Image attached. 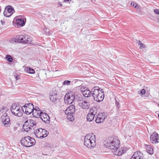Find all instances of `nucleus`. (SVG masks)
<instances>
[{
    "label": "nucleus",
    "instance_id": "nucleus-24",
    "mask_svg": "<svg viewBox=\"0 0 159 159\" xmlns=\"http://www.w3.org/2000/svg\"><path fill=\"white\" fill-rule=\"evenodd\" d=\"M4 11H6L7 12L12 14L14 12L13 8L11 6H7L5 9Z\"/></svg>",
    "mask_w": 159,
    "mask_h": 159
},
{
    "label": "nucleus",
    "instance_id": "nucleus-6",
    "mask_svg": "<svg viewBox=\"0 0 159 159\" xmlns=\"http://www.w3.org/2000/svg\"><path fill=\"white\" fill-rule=\"evenodd\" d=\"M35 136L38 138L43 139L46 137L48 134V132L44 129H38L34 131Z\"/></svg>",
    "mask_w": 159,
    "mask_h": 159
},
{
    "label": "nucleus",
    "instance_id": "nucleus-26",
    "mask_svg": "<svg viewBox=\"0 0 159 159\" xmlns=\"http://www.w3.org/2000/svg\"><path fill=\"white\" fill-rule=\"evenodd\" d=\"M27 138L29 139V142L30 144V147L35 144V141L34 138L29 136H27Z\"/></svg>",
    "mask_w": 159,
    "mask_h": 159
},
{
    "label": "nucleus",
    "instance_id": "nucleus-51",
    "mask_svg": "<svg viewBox=\"0 0 159 159\" xmlns=\"http://www.w3.org/2000/svg\"><path fill=\"white\" fill-rule=\"evenodd\" d=\"M140 43H141V41L140 40H139L137 42L138 43H139V44Z\"/></svg>",
    "mask_w": 159,
    "mask_h": 159
},
{
    "label": "nucleus",
    "instance_id": "nucleus-45",
    "mask_svg": "<svg viewBox=\"0 0 159 159\" xmlns=\"http://www.w3.org/2000/svg\"><path fill=\"white\" fill-rule=\"evenodd\" d=\"M34 110L36 111L40 110L39 107H35V108L34 107Z\"/></svg>",
    "mask_w": 159,
    "mask_h": 159
},
{
    "label": "nucleus",
    "instance_id": "nucleus-30",
    "mask_svg": "<svg viewBox=\"0 0 159 159\" xmlns=\"http://www.w3.org/2000/svg\"><path fill=\"white\" fill-rule=\"evenodd\" d=\"M7 118L5 120L2 121L5 126L8 127L9 125L10 119L9 117H7Z\"/></svg>",
    "mask_w": 159,
    "mask_h": 159
},
{
    "label": "nucleus",
    "instance_id": "nucleus-14",
    "mask_svg": "<svg viewBox=\"0 0 159 159\" xmlns=\"http://www.w3.org/2000/svg\"><path fill=\"white\" fill-rule=\"evenodd\" d=\"M29 142V139L27 138V136H25L24 138H22L21 141V143L23 145V146L26 147H30V143Z\"/></svg>",
    "mask_w": 159,
    "mask_h": 159
},
{
    "label": "nucleus",
    "instance_id": "nucleus-38",
    "mask_svg": "<svg viewBox=\"0 0 159 159\" xmlns=\"http://www.w3.org/2000/svg\"><path fill=\"white\" fill-rule=\"evenodd\" d=\"M29 73L30 74H34L35 73L34 70L30 67L29 68Z\"/></svg>",
    "mask_w": 159,
    "mask_h": 159
},
{
    "label": "nucleus",
    "instance_id": "nucleus-55",
    "mask_svg": "<svg viewBox=\"0 0 159 159\" xmlns=\"http://www.w3.org/2000/svg\"><path fill=\"white\" fill-rule=\"evenodd\" d=\"M158 20V22H159V19Z\"/></svg>",
    "mask_w": 159,
    "mask_h": 159
},
{
    "label": "nucleus",
    "instance_id": "nucleus-53",
    "mask_svg": "<svg viewBox=\"0 0 159 159\" xmlns=\"http://www.w3.org/2000/svg\"><path fill=\"white\" fill-rule=\"evenodd\" d=\"M158 106L159 107V104H158Z\"/></svg>",
    "mask_w": 159,
    "mask_h": 159
},
{
    "label": "nucleus",
    "instance_id": "nucleus-18",
    "mask_svg": "<svg viewBox=\"0 0 159 159\" xmlns=\"http://www.w3.org/2000/svg\"><path fill=\"white\" fill-rule=\"evenodd\" d=\"M92 92L89 90L86 89L84 91H82V94L85 97L88 98L90 97L91 95H92Z\"/></svg>",
    "mask_w": 159,
    "mask_h": 159
},
{
    "label": "nucleus",
    "instance_id": "nucleus-46",
    "mask_svg": "<svg viewBox=\"0 0 159 159\" xmlns=\"http://www.w3.org/2000/svg\"><path fill=\"white\" fill-rule=\"evenodd\" d=\"M1 24L2 25H3L4 24L5 21H4L1 20Z\"/></svg>",
    "mask_w": 159,
    "mask_h": 159
},
{
    "label": "nucleus",
    "instance_id": "nucleus-44",
    "mask_svg": "<svg viewBox=\"0 0 159 159\" xmlns=\"http://www.w3.org/2000/svg\"><path fill=\"white\" fill-rule=\"evenodd\" d=\"M139 45H140V48H144L145 46H144L143 45V44L142 43H140L139 44Z\"/></svg>",
    "mask_w": 159,
    "mask_h": 159
},
{
    "label": "nucleus",
    "instance_id": "nucleus-2",
    "mask_svg": "<svg viewBox=\"0 0 159 159\" xmlns=\"http://www.w3.org/2000/svg\"><path fill=\"white\" fill-rule=\"evenodd\" d=\"M120 141L116 138H113L112 140L109 138L105 140L103 143L104 148L109 149H118L120 146Z\"/></svg>",
    "mask_w": 159,
    "mask_h": 159
},
{
    "label": "nucleus",
    "instance_id": "nucleus-28",
    "mask_svg": "<svg viewBox=\"0 0 159 159\" xmlns=\"http://www.w3.org/2000/svg\"><path fill=\"white\" fill-rule=\"evenodd\" d=\"M66 114L67 115L66 118L69 120L73 121L74 120L75 117L73 116L74 114L70 113Z\"/></svg>",
    "mask_w": 159,
    "mask_h": 159
},
{
    "label": "nucleus",
    "instance_id": "nucleus-19",
    "mask_svg": "<svg viewBox=\"0 0 159 159\" xmlns=\"http://www.w3.org/2000/svg\"><path fill=\"white\" fill-rule=\"evenodd\" d=\"M143 154L139 151H137L135 152L132 155L133 157H134L136 159H143Z\"/></svg>",
    "mask_w": 159,
    "mask_h": 159
},
{
    "label": "nucleus",
    "instance_id": "nucleus-39",
    "mask_svg": "<svg viewBox=\"0 0 159 159\" xmlns=\"http://www.w3.org/2000/svg\"><path fill=\"white\" fill-rule=\"evenodd\" d=\"M146 92V91L145 89H142L140 91V94L142 95H144Z\"/></svg>",
    "mask_w": 159,
    "mask_h": 159
},
{
    "label": "nucleus",
    "instance_id": "nucleus-25",
    "mask_svg": "<svg viewBox=\"0 0 159 159\" xmlns=\"http://www.w3.org/2000/svg\"><path fill=\"white\" fill-rule=\"evenodd\" d=\"M16 23L17 24L19 25L22 26L24 25L25 22L24 20L21 18H19L16 20Z\"/></svg>",
    "mask_w": 159,
    "mask_h": 159
},
{
    "label": "nucleus",
    "instance_id": "nucleus-48",
    "mask_svg": "<svg viewBox=\"0 0 159 159\" xmlns=\"http://www.w3.org/2000/svg\"><path fill=\"white\" fill-rule=\"evenodd\" d=\"M7 110V108L6 107H4L2 109V110Z\"/></svg>",
    "mask_w": 159,
    "mask_h": 159
},
{
    "label": "nucleus",
    "instance_id": "nucleus-32",
    "mask_svg": "<svg viewBox=\"0 0 159 159\" xmlns=\"http://www.w3.org/2000/svg\"><path fill=\"white\" fill-rule=\"evenodd\" d=\"M7 117H9L7 115V113H3L1 117L2 121L5 120L7 119Z\"/></svg>",
    "mask_w": 159,
    "mask_h": 159
},
{
    "label": "nucleus",
    "instance_id": "nucleus-23",
    "mask_svg": "<svg viewBox=\"0 0 159 159\" xmlns=\"http://www.w3.org/2000/svg\"><path fill=\"white\" fill-rule=\"evenodd\" d=\"M42 112L40 110L36 111L34 109L32 113V115L34 117L38 118L39 117H40L41 114L42 113Z\"/></svg>",
    "mask_w": 159,
    "mask_h": 159
},
{
    "label": "nucleus",
    "instance_id": "nucleus-16",
    "mask_svg": "<svg viewBox=\"0 0 159 159\" xmlns=\"http://www.w3.org/2000/svg\"><path fill=\"white\" fill-rule=\"evenodd\" d=\"M89 137H85L84 139V145L86 146L87 148H93L94 147H92V143H91V142L89 141Z\"/></svg>",
    "mask_w": 159,
    "mask_h": 159
},
{
    "label": "nucleus",
    "instance_id": "nucleus-22",
    "mask_svg": "<svg viewBox=\"0 0 159 159\" xmlns=\"http://www.w3.org/2000/svg\"><path fill=\"white\" fill-rule=\"evenodd\" d=\"M20 35H17L15 37H14L10 40L11 43H20Z\"/></svg>",
    "mask_w": 159,
    "mask_h": 159
},
{
    "label": "nucleus",
    "instance_id": "nucleus-40",
    "mask_svg": "<svg viewBox=\"0 0 159 159\" xmlns=\"http://www.w3.org/2000/svg\"><path fill=\"white\" fill-rule=\"evenodd\" d=\"M116 107H118V108H120V103L119 102H118L116 99Z\"/></svg>",
    "mask_w": 159,
    "mask_h": 159
},
{
    "label": "nucleus",
    "instance_id": "nucleus-37",
    "mask_svg": "<svg viewBox=\"0 0 159 159\" xmlns=\"http://www.w3.org/2000/svg\"><path fill=\"white\" fill-rule=\"evenodd\" d=\"M147 152L150 155H152L154 153L153 150H147Z\"/></svg>",
    "mask_w": 159,
    "mask_h": 159
},
{
    "label": "nucleus",
    "instance_id": "nucleus-31",
    "mask_svg": "<svg viewBox=\"0 0 159 159\" xmlns=\"http://www.w3.org/2000/svg\"><path fill=\"white\" fill-rule=\"evenodd\" d=\"M45 148L46 149L54 148V146L52 144L46 143L44 146Z\"/></svg>",
    "mask_w": 159,
    "mask_h": 159
},
{
    "label": "nucleus",
    "instance_id": "nucleus-1",
    "mask_svg": "<svg viewBox=\"0 0 159 159\" xmlns=\"http://www.w3.org/2000/svg\"><path fill=\"white\" fill-rule=\"evenodd\" d=\"M92 96L94 100L99 102L102 101L104 98L103 89L98 86H95L92 89Z\"/></svg>",
    "mask_w": 159,
    "mask_h": 159
},
{
    "label": "nucleus",
    "instance_id": "nucleus-50",
    "mask_svg": "<svg viewBox=\"0 0 159 159\" xmlns=\"http://www.w3.org/2000/svg\"><path fill=\"white\" fill-rule=\"evenodd\" d=\"M130 159H136L135 158H134V157H133V156H132Z\"/></svg>",
    "mask_w": 159,
    "mask_h": 159
},
{
    "label": "nucleus",
    "instance_id": "nucleus-49",
    "mask_svg": "<svg viewBox=\"0 0 159 159\" xmlns=\"http://www.w3.org/2000/svg\"><path fill=\"white\" fill-rule=\"evenodd\" d=\"M65 2H67L69 1H71L72 0H63Z\"/></svg>",
    "mask_w": 159,
    "mask_h": 159
},
{
    "label": "nucleus",
    "instance_id": "nucleus-21",
    "mask_svg": "<svg viewBox=\"0 0 159 159\" xmlns=\"http://www.w3.org/2000/svg\"><path fill=\"white\" fill-rule=\"evenodd\" d=\"M23 129L26 132H28L30 129H32L28 125V121H26L23 126Z\"/></svg>",
    "mask_w": 159,
    "mask_h": 159
},
{
    "label": "nucleus",
    "instance_id": "nucleus-36",
    "mask_svg": "<svg viewBox=\"0 0 159 159\" xmlns=\"http://www.w3.org/2000/svg\"><path fill=\"white\" fill-rule=\"evenodd\" d=\"M145 148L147 149H153V148L152 146L150 145L145 144Z\"/></svg>",
    "mask_w": 159,
    "mask_h": 159
},
{
    "label": "nucleus",
    "instance_id": "nucleus-42",
    "mask_svg": "<svg viewBox=\"0 0 159 159\" xmlns=\"http://www.w3.org/2000/svg\"><path fill=\"white\" fill-rule=\"evenodd\" d=\"M86 88L84 87V86H81L80 88V90L82 93V91H84V90H85Z\"/></svg>",
    "mask_w": 159,
    "mask_h": 159
},
{
    "label": "nucleus",
    "instance_id": "nucleus-27",
    "mask_svg": "<svg viewBox=\"0 0 159 159\" xmlns=\"http://www.w3.org/2000/svg\"><path fill=\"white\" fill-rule=\"evenodd\" d=\"M89 113L95 116L97 113V110L95 107H92L90 110Z\"/></svg>",
    "mask_w": 159,
    "mask_h": 159
},
{
    "label": "nucleus",
    "instance_id": "nucleus-41",
    "mask_svg": "<svg viewBox=\"0 0 159 159\" xmlns=\"http://www.w3.org/2000/svg\"><path fill=\"white\" fill-rule=\"evenodd\" d=\"M131 4L132 6H133L135 7H136L137 6L136 4V3H135V2H131Z\"/></svg>",
    "mask_w": 159,
    "mask_h": 159
},
{
    "label": "nucleus",
    "instance_id": "nucleus-5",
    "mask_svg": "<svg viewBox=\"0 0 159 159\" xmlns=\"http://www.w3.org/2000/svg\"><path fill=\"white\" fill-rule=\"evenodd\" d=\"M78 99V105L83 109H88L89 108L90 104L85 98L81 97V95L80 94L78 98H76Z\"/></svg>",
    "mask_w": 159,
    "mask_h": 159
},
{
    "label": "nucleus",
    "instance_id": "nucleus-4",
    "mask_svg": "<svg viewBox=\"0 0 159 159\" xmlns=\"http://www.w3.org/2000/svg\"><path fill=\"white\" fill-rule=\"evenodd\" d=\"M80 94H74L72 93H66L64 97V101L65 104H72L74 101H77L78 99L76 98H78Z\"/></svg>",
    "mask_w": 159,
    "mask_h": 159
},
{
    "label": "nucleus",
    "instance_id": "nucleus-17",
    "mask_svg": "<svg viewBox=\"0 0 159 159\" xmlns=\"http://www.w3.org/2000/svg\"><path fill=\"white\" fill-rule=\"evenodd\" d=\"M111 152L116 155L120 156L126 152V150H111Z\"/></svg>",
    "mask_w": 159,
    "mask_h": 159
},
{
    "label": "nucleus",
    "instance_id": "nucleus-8",
    "mask_svg": "<svg viewBox=\"0 0 159 159\" xmlns=\"http://www.w3.org/2000/svg\"><path fill=\"white\" fill-rule=\"evenodd\" d=\"M20 43L25 44H31L32 41L31 37L27 35H20Z\"/></svg>",
    "mask_w": 159,
    "mask_h": 159
},
{
    "label": "nucleus",
    "instance_id": "nucleus-47",
    "mask_svg": "<svg viewBox=\"0 0 159 159\" xmlns=\"http://www.w3.org/2000/svg\"><path fill=\"white\" fill-rule=\"evenodd\" d=\"M15 78L16 80H17L19 79V77L17 76H15Z\"/></svg>",
    "mask_w": 159,
    "mask_h": 159
},
{
    "label": "nucleus",
    "instance_id": "nucleus-54",
    "mask_svg": "<svg viewBox=\"0 0 159 159\" xmlns=\"http://www.w3.org/2000/svg\"><path fill=\"white\" fill-rule=\"evenodd\" d=\"M158 117H159V114L158 115Z\"/></svg>",
    "mask_w": 159,
    "mask_h": 159
},
{
    "label": "nucleus",
    "instance_id": "nucleus-11",
    "mask_svg": "<svg viewBox=\"0 0 159 159\" xmlns=\"http://www.w3.org/2000/svg\"><path fill=\"white\" fill-rule=\"evenodd\" d=\"M41 120L46 123L48 124L50 122V119L49 116L46 113L42 112L40 117Z\"/></svg>",
    "mask_w": 159,
    "mask_h": 159
},
{
    "label": "nucleus",
    "instance_id": "nucleus-33",
    "mask_svg": "<svg viewBox=\"0 0 159 159\" xmlns=\"http://www.w3.org/2000/svg\"><path fill=\"white\" fill-rule=\"evenodd\" d=\"M6 58L9 62H11L12 61L13 59L11 56L9 55H7L6 56Z\"/></svg>",
    "mask_w": 159,
    "mask_h": 159
},
{
    "label": "nucleus",
    "instance_id": "nucleus-20",
    "mask_svg": "<svg viewBox=\"0 0 159 159\" xmlns=\"http://www.w3.org/2000/svg\"><path fill=\"white\" fill-rule=\"evenodd\" d=\"M28 121V125L31 128L33 129L35 128L36 126V121L30 119L27 120Z\"/></svg>",
    "mask_w": 159,
    "mask_h": 159
},
{
    "label": "nucleus",
    "instance_id": "nucleus-3",
    "mask_svg": "<svg viewBox=\"0 0 159 159\" xmlns=\"http://www.w3.org/2000/svg\"><path fill=\"white\" fill-rule=\"evenodd\" d=\"M18 104H13L11 107V111L12 113L15 116L19 117L21 116L23 114L24 110L22 107L21 108Z\"/></svg>",
    "mask_w": 159,
    "mask_h": 159
},
{
    "label": "nucleus",
    "instance_id": "nucleus-35",
    "mask_svg": "<svg viewBox=\"0 0 159 159\" xmlns=\"http://www.w3.org/2000/svg\"><path fill=\"white\" fill-rule=\"evenodd\" d=\"M70 83V81L69 80H66L63 82V84L64 85H69Z\"/></svg>",
    "mask_w": 159,
    "mask_h": 159
},
{
    "label": "nucleus",
    "instance_id": "nucleus-12",
    "mask_svg": "<svg viewBox=\"0 0 159 159\" xmlns=\"http://www.w3.org/2000/svg\"><path fill=\"white\" fill-rule=\"evenodd\" d=\"M103 113H99L98 115L96 116L95 122L97 123H100L103 122L105 118V116Z\"/></svg>",
    "mask_w": 159,
    "mask_h": 159
},
{
    "label": "nucleus",
    "instance_id": "nucleus-7",
    "mask_svg": "<svg viewBox=\"0 0 159 159\" xmlns=\"http://www.w3.org/2000/svg\"><path fill=\"white\" fill-rule=\"evenodd\" d=\"M23 108L24 112L27 115L31 114L34 109V106L31 103L26 104L25 105L22 106Z\"/></svg>",
    "mask_w": 159,
    "mask_h": 159
},
{
    "label": "nucleus",
    "instance_id": "nucleus-29",
    "mask_svg": "<svg viewBox=\"0 0 159 159\" xmlns=\"http://www.w3.org/2000/svg\"><path fill=\"white\" fill-rule=\"evenodd\" d=\"M94 116L92 114L89 113L87 116V120L88 121H92L93 120Z\"/></svg>",
    "mask_w": 159,
    "mask_h": 159
},
{
    "label": "nucleus",
    "instance_id": "nucleus-34",
    "mask_svg": "<svg viewBox=\"0 0 159 159\" xmlns=\"http://www.w3.org/2000/svg\"><path fill=\"white\" fill-rule=\"evenodd\" d=\"M4 16L7 17H9L12 14L7 12L6 11H4L3 12Z\"/></svg>",
    "mask_w": 159,
    "mask_h": 159
},
{
    "label": "nucleus",
    "instance_id": "nucleus-43",
    "mask_svg": "<svg viewBox=\"0 0 159 159\" xmlns=\"http://www.w3.org/2000/svg\"><path fill=\"white\" fill-rule=\"evenodd\" d=\"M154 13L157 14L159 15V10L157 9H156L154 10Z\"/></svg>",
    "mask_w": 159,
    "mask_h": 159
},
{
    "label": "nucleus",
    "instance_id": "nucleus-10",
    "mask_svg": "<svg viewBox=\"0 0 159 159\" xmlns=\"http://www.w3.org/2000/svg\"><path fill=\"white\" fill-rule=\"evenodd\" d=\"M158 134L156 132H154L150 137L151 142L153 143H158Z\"/></svg>",
    "mask_w": 159,
    "mask_h": 159
},
{
    "label": "nucleus",
    "instance_id": "nucleus-52",
    "mask_svg": "<svg viewBox=\"0 0 159 159\" xmlns=\"http://www.w3.org/2000/svg\"><path fill=\"white\" fill-rule=\"evenodd\" d=\"M60 6H61L62 5V4H60Z\"/></svg>",
    "mask_w": 159,
    "mask_h": 159
},
{
    "label": "nucleus",
    "instance_id": "nucleus-13",
    "mask_svg": "<svg viewBox=\"0 0 159 159\" xmlns=\"http://www.w3.org/2000/svg\"><path fill=\"white\" fill-rule=\"evenodd\" d=\"M75 106L73 105H70L65 111L66 114H74L75 111Z\"/></svg>",
    "mask_w": 159,
    "mask_h": 159
},
{
    "label": "nucleus",
    "instance_id": "nucleus-9",
    "mask_svg": "<svg viewBox=\"0 0 159 159\" xmlns=\"http://www.w3.org/2000/svg\"><path fill=\"white\" fill-rule=\"evenodd\" d=\"M85 137H88L89 138V141L91 142V143H92V147H94L96 145V137L94 134L92 133H89L87 134Z\"/></svg>",
    "mask_w": 159,
    "mask_h": 159
},
{
    "label": "nucleus",
    "instance_id": "nucleus-15",
    "mask_svg": "<svg viewBox=\"0 0 159 159\" xmlns=\"http://www.w3.org/2000/svg\"><path fill=\"white\" fill-rule=\"evenodd\" d=\"M49 99L50 101L53 102L57 101V93H50Z\"/></svg>",
    "mask_w": 159,
    "mask_h": 159
}]
</instances>
